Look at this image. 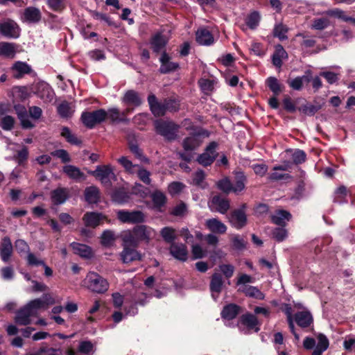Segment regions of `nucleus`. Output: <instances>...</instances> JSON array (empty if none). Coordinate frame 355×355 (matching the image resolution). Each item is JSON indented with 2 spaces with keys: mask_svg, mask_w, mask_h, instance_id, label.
<instances>
[{
  "mask_svg": "<svg viewBox=\"0 0 355 355\" xmlns=\"http://www.w3.org/2000/svg\"><path fill=\"white\" fill-rule=\"evenodd\" d=\"M53 302V299L48 294L44 295L42 298L30 301L17 311L15 318V322L24 326L31 324V317L36 316L40 310L46 309L47 305Z\"/></svg>",
  "mask_w": 355,
  "mask_h": 355,
  "instance_id": "obj_1",
  "label": "nucleus"
},
{
  "mask_svg": "<svg viewBox=\"0 0 355 355\" xmlns=\"http://www.w3.org/2000/svg\"><path fill=\"white\" fill-rule=\"evenodd\" d=\"M83 285L91 292L104 293L109 288L106 279L95 272H89L83 281Z\"/></svg>",
  "mask_w": 355,
  "mask_h": 355,
  "instance_id": "obj_2",
  "label": "nucleus"
},
{
  "mask_svg": "<svg viewBox=\"0 0 355 355\" xmlns=\"http://www.w3.org/2000/svg\"><path fill=\"white\" fill-rule=\"evenodd\" d=\"M316 338L318 340L317 344L313 338L306 337L303 341V347L307 350L313 349L311 355H322L329 347V340L322 334H319Z\"/></svg>",
  "mask_w": 355,
  "mask_h": 355,
  "instance_id": "obj_3",
  "label": "nucleus"
},
{
  "mask_svg": "<svg viewBox=\"0 0 355 355\" xmlns=\"http://www.w3.org/2000/svg\"><path fill=\"white\" fill-rule=\"evenodd\" d=\"M107 118V112L103 109L93 112H84L81 115L83 123L88 128H94L96 124L101 123Z\"/></svg>",
  "mask_w": 355,
  "mask_h": 355,
  "instance_id": "obj_4",
  "label": "nucleus"
},
{
  "mask_svg": "<svg viewBox=\"0 0 355 355\" xmlns=\"http://www.w3.org/2000/svg\"><path fill=\"white\" fill-rule=\"evenodd\" d=\"M155 129L158 134L167 139H174L178 126L172 121L157 120L155 123Z\"/></svg>",
  "mask_w": 355,
  "mask_h": 355,
  "instance_id": "obj_5",
  "label": "nucleus"
},
{
  "mask_svg": "<svg viewBox=\"0 0 355 355\" xmlns=\"http://www.w3.org/2000/svg\"><path fill=\"white\" fill-rule=\"evenodd\" d=\"M117 218L123 223H139L145 220L144 214L139 210L121 209L116 211Z\"/></svg>",
  "mask_w": 355,
  "mask_h": 355,
  "instance_id": "obj_6",
  "label": "nucleus"
},
{
  "mask_svg": "<svg viewBox=\"0 0 355 355\" xmlns=\"http://www.w3.org/2000/svg\"><path fill=\"white\" fill-rule=\"evenodd\" d=\"M21 28L12 19H6L0 21V34L6 38H18L20 35Z\"/></svg>",
  "mask_w": 355,
  "mask_h": 355,
  "instance_id": "obj_7",
  "label": "nucleus"
},
{
  "mask_svg": "<svg viewBox=\"0 0 355 355\" xmlns=\"http://www.w3.org/2000/svg\"><path fill=\"white\" fill-rule=\"evenodd\" d=\"M89 173L106 187H110L112 184V180L115 178V175L110 165L98 166L95 171Z\"/></svg>",
  "mask_w": 355,
  "mask_h": 355,
  "instance_id": "obj_8",
  "label": "nucleus"
},
{
  "mask_svg": "<svg viewBox=\"0 0 355 355\" xmlns=\"http://www.w3.org/2000/svg\"><path fill=\"white\" fill-rule=\"evenodd\" d=\"M218 144L215 141L211 142L206 148L205 151L198 157L199 164L204 166H210L215 160L217 153L216 151Z\"/></svg>",
  "mask_w": 355,
  "mask_h": 355,
  "instance_id": "obj_9",
  "label": "nucleus"
},
{
  "mask_svg": "<svg viewBox=\"0 0 355 355\" xmlns=\"http://www.w3.org/2000/svg\"><path fill=\"white\" fill-rule=\"evenodd\" d=\"M36 95L44 102H51L54 97V92L51 86L45 82H40L36 85Z\"/></svg>",
  "mask_w": 355,
  "mask_h": 355,
  "instance_id": "obj_10",
  "label": "nucleus"
},
{
  "mask_svg": "<svg viewBox=\"0 0 355 355\" xmlns=\"http://www.w3.org/2000/svg\"><path fill=\"white\" fill-rule=\"evenodd\" d=\"M85 226L95 228L101 223V221L106 220L110 223L107 216L101 213L90 211L86 212L83 218Z\"/></svg>",
  "mask_w": 355,
  "mask_h": 355,
  "instance_id": "obj_11",
  "label": "nucleus"
},
{
  "mask_svg": "<svg viewBox=\"0 0 355 355\" xmlns=\"http://www.w3.org/2000/svg\"><path fill=\"white\" fill-rule=\"evenodd\" d=\"M223 278L220 273L214 272L211 277L209 284V289L211 293V297L214 300H217L219 294L221 293L223 287Z\"/></svg>",
  "mask_w": 355,
  "mask_h": 355,
  "instance_id": "obj_12",
  "label": "nucleus"
},
{
  "mask_svg": "<svg viewBox=\"0 0 355 355\" xmlns=\"http://www.w3.org/2000/svg\"><path fill=\"white\" fill-rule=\"evenodd\" d=\"M134 232L138 239L139 242L144 241L148 243L153 239L155 232L154 230L145 225H137L134 227Z\"/></svg>",
  "mask_w": 355,
  "mask_h": 355,
  "instance_id": "obj_13",
  "label": "nucleus"
},
{
  "mask_svg": "<svg viewBox=\"0 0 355 355\" xmlns=\"http://www.w3.org/2000/svg\"><path fill=\"white\" fill-rule=\"evenodd\" d=\"M170 254L176 259L186 261L188 259V250L187 246L180 243H173L169 248Z\"/></svg>",
  "mask_w": 355,
  "mask_h": 355,
  "instance_id": "obj_14",
  "label": "nucleus"
},
{
  "mask_svg": "<svg viewBox=\"0 0 355 355\" xmlns=\"http://www.w3.org/2000/svg\"><path fill=\"white\" fill-rule=\"evenodd\" d=\"M229 221L233 227L239 230L245 225L247 217L243 209H235L230 214Z\"/></svg>",
  "mask_w": 355,
  "mask_h": 355,
  "instance_id": "obj_15",
  "label": "nucleus"
},
{
  "mask_svg": "<svg viewBox=\"0 0 355 355\" xmlns=\"http://www.w3.org/2000/svg\"><path fill=\"white\" fill-rule=\"evenodd\" d=\"M13 78L20 79L32 71L31 67L25 62L17 61L10 68Z\"/></svg>",
  "mask_w": 355,
  "mask_h": 355,
  "instance_id": "obj_16",
  "label": "nucleus"
},
{
  "mask_svg": "<svg viewBox=\"0 0 355 355\" xmlns=\"http://www.w3.org/2000/svg\"><path fill=\"white\" fill-rule=\"evenodd\" d=\"M293 318L296 324L302 329L309 327L313 323V315L308 311L297 312Z\"/></svg>",
  "mask_w": 355,
  "mask_h": 355,
  "instance_id": "obj_17",
  "label": "nucleus"
},
{
  "mask_svg": "<svg viewBox=\"0 0 355 355\" xmlns=\"http://www.w3.org/2000/svg\"><path fill=\"white\" fill-rule=\"evenodd\" d=\"M168 42V38L162 33L153 35L150 40V44L153 52L158 53L162 52Z\"/></svg>",
  "mask_w": 355,
  "mask_h": 355,
  "instance_id": "obj_18",
  "label": "nucleus"
},
{
  "mask_svg": "<svg viewBox=\"0 0 355 355\" xmlns=\"http://www.w3.org/2000/svg\"><path fill=\"white\" fill-rule=\"evenodd\" d=\"M159 61L161 62L159 71L162 73L174 71L179 67L178 63L171 62L170 56L165 51L162 52Z\"/></svg>",
  "mask_w": 355,
  "mask_h": 355,
  "instance_id": "obj_19",
  "label": "nucleus"
},
{
  "mask_svg": "<svg viewBox=\"0 0 355 355\" xmlns=\"http://www.w3.org/2000/svg\"><path fill=\"white\" fill-rule=\"evenodd\" d=\"M211 207L214 209L215 211L224 214L230 209L229 200L220 196H214L211 200Z\"/></svg>",
  "mask_w": 355,
  "mask_h": 355,
  "instance_id": "obj_20",
  "label": "nucleus"
},
{
  "mask_svg": "<svg viewBox=\"0 0 355 355\" xmlns=\"http://www.w3.org/2000/svg\"><path fill=\"white\" fill-rule=\"evenodd\" d=\"M12 244L8 236H5L2 239L0 245V257L4 263H7L12 254Z\"/></svg>",
  "mask_w": 355,
  "mask_h": 355,
  "instance_id": "obj_21",
  "label": "nucleus"
},
{
  "mask_svg": "<svg viewBox=\"0 0 355 355\" xmlns=\"http://www.w3.org/2000/svg\"><path fill=\"white\" fill-rule=\"evenodd\" d=\"M196 36L197 42L201 45L209 46L214 42L211 33L207 28L198 29L196 31Z\"/></svg>",
  "mask_w": 355,
  "mask_h": 355,
  "instance_id": "obj_22",
  "label": "nucleus"
},
{
  "mask_svg": "<svg viewBox=\"0 0 355 355\" xmlns=\"http://www.w3.org/2000/svg\"><path fill=\"white\" fill-rule=\"evenodd\" d=\"M123 249L120 254L121 259L124 263H128L141 259V254L135 248L123 247Z\"/></svg>",
  "mask_w": 355,
  "mask_h": 355,
  "instance_id": "obj_23",
  "label": "nucleus"
},
{
  "mask_svg": "<svg viewBox=\"0 0 355 355\" xmlns=\"http://www.w3.org/2000/svg\"><path fill=\"white\" fill-rule=\"evenodd\" d=\"M241 322L250 330H254L255 332H258L260 330V323L257 318L252 313L243 314L241 317Z\"/></svg>",
  "mask_w": 355,
  "mask_h": 355,
  "instance_id": "obj_24",
  "label": "nucleus"
},
{
  "mask_svg": "<svg viewBox=\"0 0 355 355\" xmlns=\"http://www.w3.org/2000/svg\"><path fill=\"white\" fill-rule=\"evenodd\" d=\"M291 218V214L286 210L277 209L271 216L272 222L277 225L285 226Z\"/></svg>",
  "mask_w": 355,
  "mask_h": 355,
  "instance_id": "obj_25",
  "label": "nucleus"
},
{
  "mask_svg": "<svg viewBox=\"0 0 355 355\" xmlns=\"http://www.w3.org/2000/svg\"><path fill=\"white\" fill-rule=\"evenodd\" d=\"M63 172L71 179L80 182L86 179V175L79 168L73 165H66L63 167Z\"/></svg>",
  "mask_w": 355,
  "mask_h": 355,
  "instance_id": "obj_26",
  "label": "nucleus"
},
{
  "mask_svg": "<svg viewBox=\"0 0 355 355\" xmlns=\"http://www.w3.org/2000/svg\"><path fill=\"white\" fill-rule=\"evenodd\" d=\"M14 108L17 114L18 119L20 120L21 126L24 128H33V124L29 120L26 107L21 105H15Z\"/></svg>",
  "mask_w": 355,
  "mask_h": 355,
  "instance_id": "obj_27",
  "label": "nucleus"
},
{
  "mask_svg": "<svg viewBox=\"0 0 355 355\" xmlns=\"http://www.w3.org/2000/svg\"><path fill=\"white\" fill-rule=\"evenodd\" d=\"M75 254L81 257L89 259L92 257V248L85 244L73 242L70 244Z\"/></svg>",
  "mask_w": 355,
  "mask_h": 355,
  "instance_id": "obj_28",
  "label": "nucleus"
},
{
  "mask_svg": "<svg viewBox=\"0 0 355 355\" xmlns=\"http://www.w3.org/2000/svg\"><path fill=\"white\" fill-rule=\"evenodd\" d=\"M123 247L137 248L139 245V241L136 236L134 229L132 231H125L121 234Z\"/></svg>",
  "mask_w": 355,
  "mask_h": 355,
  "instance_id": "obj_29",
  "label": "nucleus"
},
{
  "mask_svg": "<svg viewBox=\"0 0 355 355\" xmlns=\"http://www.w3.org/2000/svg\"><path fill=\"white\" fill-rule=\"evenodd\" d=\"M122 101L128 106L137 107L141 104V99L138 93L134 90L127 91L122 98Z\"/></svg>",
  "mask_w": 355,
  "mask_h": 355,
  "instance_id": "obj_30",
  "label": "nucleus"
},
{
  "mask_svg": "<svg viewBox=\"0 0 355 355\" xmlns=\"http://www.w3.org/2000/svg\"><path fill=\"white\" fill-rule=\"evenodd\" d=\"M17 45L8 42H0V56L14 58L17 52Z\"/></svg>",
  "mask_w": 355,
  "mask_h": 355,
  "instance_id": "obj_31",
  "label": "nucleus"
},
{
  "mask_svg": "<svg viewBox=\"0 0 355 355\" xmlns=\"http://www.w3.org/2000/svg\"><path fill=\"white\" fill-rule=\"evenodd\" d=\"M207 228L214 233L224 234L227 230L226 225L217 218H210L206 220Z\"/></svg>",
  "mask_w": 355,
  "mask_h": 355,
  "instance_id": "obj_32",
  "label": "nucleus"
},
{
  "mask_svg": "<svg viewBox=\"0 0 355 355\" xmlns=\"http://www.w3.org/2000/svg\"><path fill=\"white\" fill-rule=\"evenodd\" d=\"M68 190L66 188H58L51 192V197L55 205L63 204L68 198Z\"/></svg>",
  "mask_w": 355,
  "mask_h": 355,
  "instance_id": "obj_33",
  "label": "nucleus"
},
{
  "mask_svg": "<svg viewBox=\"0 0 355 355\" xmlns=\"http://www.w3.org/2000/svg\"><path fill=\"white\" fill-rule=\"evenodd\" d=\"M288 54L284 47L281 44L275 46V51L272 55V64L277 67H281L282 65V60L286 59Z\"/></svg>",
  "mask_w": 355,
  "mask_h": 355,
  "instance_id": "obj_34",
  "label": "nucleus"
},
{
  "mask_svg": "<svg viewBox=\"0 0 355 355\" xmlns=\"http://www.w3.org/2000/svg\"><path fill=\"white\" fill-rule=\"evenodd\" d=\"M247 181L246 176L242 171L235 173V180L233 184V193L238 194L245 189Z\"/></svg>",
  "mask_w": 355,
  "mask_h": 355,
  "instance_id": "obj_35",
  "label": "nucleus"
},
{
  "mask_svg": "<svg viewBox=\"0 0 355 355\" xmlns=\"http://www.w3.org/2000/svg\"><path fill=\"white\" fill-rule=\"evenodd\" d=\"M85 198L89 204L97 203L100 199L99 189L94 186L87 187L85 190Z\"/></svg>",
  "mask_w": 355,
  "mask_h": 355,
  "instance_id": "obj_36",
  "label": "nucleus"
},
{
  "mask_svg": "<svg viewBox=\"0 0 355 355\" xmlns=\"http://www.w3.org/2000/svg\"><path fill=\"white\" fill-rule=\"evenodd\" d=\"M239 291L245 293L246 296L254 297L258 300H263L264 294L256 286L244 285L239 288Z\"/></svg>",
  "mask_w": 355,
  "mask_h": 355,
  "instance_id": "obj_37",
  "label": "nucleus"
},
{
  "mask_svg": "<svg viewBox=\"0 0 355 355\" xmlns=\"http://www.w3.org/2000/svg\"><path fill=\"white\" fill-rule=\"evenodd\" d=\"M24 17L26 21L37 23L41 19V12L37 8L29 7L25 9Z\"/></svg>",
  "mask_w": 355,
  "mask_h": 355,
  "instance_id": "obj_38",
  "label": "nucleus"
},
{
  "mask_svg": "<svg viewBox=\"0 0 355 355\" xmlns=\"http://www.w3.org/2000/svg\"><path fill=\"white\" fill-rule=\"evenodd\" d=\"M202 140L199 135H192L185 138L183 141V147L185 150H193L200 146Z\"/></svg>",
  "mask_w": 355,
  "mask_h": 355,
  "instance_id": "obj_39",
  "label": "nucleus"
},
{
  "mask_svg": "<svg viewBox=\"0 0 355 355\" xmlns=\"http://www.w3.org/2000/svg\"><path fill=\"white\" fill-rule=\"evenodd\" d=\"M240 307L236 304H230L225 306L221 312V316L225 320H232L239 314Z\"/></svg>",
  "mask_w": 355,
  "mask_h": 355,
  "instance_id": "obj_40",
  "label": "nucleus"
},
{
  "mask_svg": "<svg viewBox=\"0 0 355 355\" xmlns=\"http://www.w3.org/2000/svg\"><path fill=\"white\" fill-rule=\"evenodd\" d=\"M58 114L64 119H68L72 116L74 112L72 106L67 101H63L60 103L57 107Z\"/></svg>",
  "mask_w": 355,
  "mask_h": 355,
  "instance_id": "obj_41",
  "label": "nucleus"
},
{
  "mask_svg": "<svg viewBox=\"0 0 355 355\" xmlns=\"http://www.w3.org/2000/svg\"><path fill=\"white\" fill-rule=\"evenodd\" d=\"M160 235L165 242L171 244L175 243L174 241L177 238L175 230L171 227L162 228L160 231Z\"/></svg>",
  "mask_w": 355,
  "mask_h": 355,
  "instance_id": "obj_42",
  "label": "nucleus"
},
{
  "mask_svg": "<svg viewBox=\"0 0 355 355\" xmlns=\"http://www.w3.org/2000/svg\"><path fill=\"white\" fill-rule=\"evenodd\" d=\"M116 239L115 234L112 230H106L101 236V243L105 247H110L113 245Z\"/></svg>",
  "mask_w": 355,
  "mask_h": 355,
  "instance_id": "obj_43",
  "label": "nucleus"
},
{
  "mask_svg": "<svg viewBox=\"0 0 355 355\" xmlns=\"http://www.w3.org/2000/svg\"><path fill=\"white\" fill-rule=\"evenodd\" d=\"M112 198L116 203L123 204L129 200V196L124 189H119L113 192Z\"/></svg>",
  "mask_w": 355,
  "mask_h": 355,
  "instance_id": "obj_44",
  "label": "nucleus"
},
{
  "mask_svg": "<svg viewBox=\"0 0 355 355\" xmlns=\"http://www.w3.org/2000/svg\"><path fill=\"white\" fill-rule=\"evenodd\" d=\"M330 25V21L327 17L315 18L312 21L311 28L322 31Z\"/></svg>",
  "mask_w": 355,
  "mask_h": 355,
  "instance_id": "obj_45",
  "label": "nucleus"
},
{
  "mask_svg": "<svg viewBox=\"0 0 355 355\" xmlns=\"http://www.w3.org/2000/svg\"><path fill=\"white\" fill-rule=\"evenodd\" d=\"M205 174L202 170H198L193 175L192 184L205 189L207 187V184L205 182Z\"/></svg>",
  "mask_w": 355,
  "mask_h": 355,
  "instance_id": "obj_46",
  "label": "nucleus"
},
{
  "mask_svg": "<svg viewBox=\"0 0 355 355\" xmlns=\"http://www.w3.org/2000/svg\"><path fill=\"white\" fill-rule=\"evenodd\" d=\"M61 135L71 144L79 145L81 143L80 140H79L67 127H63L62 128Z\"/></svg>",
  "mask_w": 355,
  "mask_h": 355,
  "instance_id": "obj_47",
  "label": "nucleus"
},
{
  "mask_svg": "<svg viewBox=\"0 0 355 355\" xmlns=\"http://www.w3.org/2000/svg\"><path fill=\"white\" fill-rule=\"evenodd\" d=\"M217 187L225 193L228 194L231 192H233V184L227 177L220 180L217 182Z\"/></svg>",
  "mask_w": 355,
  "mask_h": 355,
  "instance_id": "obj_48",
  "label": "nucleus"
},
{
  "mask_svg": "<svg viewBox=\"0 0 355 355\" xmlns=\"http://www.w3.org/2000/svg\"><path fill=\"white\" fill-rule=\"evenodd\" d=\"M118 162L129 173H136L137 169L139 167V165L133 164L132 162L130 160H129L126 157H121L118 159Z\"/></svg>",
  "mask_w": 355,
  "mask_h": 355,
  "instance_id": "obj_49",
  "label": "nucleus"
},
{
  "mask_svg": "<svg viewBox=\"0 0 355 355\" xmlns=\"http://www.w3.org/2000/svg\"><path fill=\"white\" fill-rule=\"evenodd\" d=\"M260 15L257 12L250 13L245 19L247 26L251 29H255L259 23Z\"/></svg>",
  "mask_w": 355,
  "mask_h": 355,
  "instance_id": "obj_50",
  "label": "nucleus"
},
{
  "mask_svg": "<svg viewBox=\"0 0 355 355\" xmlns=\"http://www.w3.org/2000/svg\"><path fill=\"white\" fill-rule=\"evenodd\" d=\"M46 3L55 12H62L66 7L64 0H46Z\"/></svg>",
  "mask_w": 355,
  "mask_h": 355,
  "instance_id": "obj_51",
  "label": "nucleus"
},
{
  "mask_svg": "<svg viewBox=\"0 0 355 355\" xmlns=\"http://www.w3.org/2000/svg\"><path fill=\"white\" fill-rule=\"evenodd\" d=\"M288 28L286 26L282 24H277L275 26L273 30V35L275 37H278L280 40H286Z\"/></svg>",
  "mask_w": 355,
  "mask_h": 355,
  "instance_id": "obj_52",
  "label": "nucleus"
},
{
  "mask_svg": "<svg viewBox=\"0 0 355 355\" xmlns=\"http://www.w3.org/2000/svg\"><path fill=\"white\" fill-rule=\"evenodd\" d=\"M199 86L201 90L205 94H210L214 89V83L211 80L201 78L198 80Z\"/></svg>",
  "mask_w": 355,
  "mask_h": 355,
  "instance_id": "obj_53",
  "label": "nucleus"
},
{
  "mask_svg": "<svg viewBox=\"0 0 355 355\" xmlns=\"http://www.w3.org/2000/svg\"><path fill=\"white\" fill-rule=\"evenodd\" d=\"M266 84L269 89L275 94H278L281 92V86L278 80L272 76L267 78Z\"/></svg>",
  "mask_w": 355,
  "mask_h": 355,
  "instance_id": "obj_54",
  "label": "nucleus"
},
{
  "mask_svg": "<svg viewBox=\"0 0 355 355\" xmlns=\"http://www.w3.org/2000/svg\"><path fill=\"white\" fill-rule=\"evenodd\" d=\"M276 227L272 230V237L278 242L285 240L288 236L287 230L283 227Z\"/></svg>",
  "mask_w": 355,
  "mask_h": 355,
  "instance_id": "obj_55",
  "label": "nucleus"
},
{
  "mask_svg": "<svg viewBox=\"0 0 355 355\" xmlns=\"http://www.w3.org/2000/svg\"><path fill=\"white\" fill-rule=\"evenodd\" d=\"M136 172L137 173L138 178L141 181H142L144 184L147 185H150L151 183V179L150 178V173L141 168L140 166L137 169Z\"/></svg>",
  "mask_w": 355,
  "mask_h": 355,
  "instance_id": "obj_56",
  "label": "nucleus"
},
{
  "mask_svg": "<svg viewBox=\"0 0 355 355\" xmlns=\"http://www.w3.org/2000/svg\"><path fill=\"white\" fill-rule=\"evenodd\" d=\"M152 200L156 207H161L166 202V196L160 191H155L152 194Z\"/></svg>",
  "mask_w": 355,
  "mask_h": 355,
  "instance_id": "obj_57",
  "label": "nucleus"
},
{
  "mask_svg": "<svg viewBox=\"0 0 355 355\" xmlns=\"http://www.w3.org/2000/svg\"><path fill=\"white\" fill-rule=\"evenodd\" d=\"M165 109L166 112H175L179 110L180 103L175 99L168 98L164 100Z\"/></svg>",
  "mask_w": 355,
  "mask_h": 355,
  "instance_id": "obj_58",
  "label": "nucleus"
},
{
  "mask_svg": "<svg viewBox=\"0 0 355 355\" xmlns=\"http://www.w3.org/2000/svg\"><path fill=\"white\" fill-rule=\"evenodd\" d=\"M319 109L320 107L318 106L311 104H305L298 107V110L300 112H302L309 116L314 115Z\"/></svg>",
  "mask_w": 355,
  "mask_h": 355,
  "instance_id": "obj_59",
  "label": "nucleus"
},
{
  "mask_svg": "<svg viewBox=\"0 0 355 355\" xmlns=\"http://www.w3.org/2000/svg\"><path fill=\"white\" fill-rule=\"evenodd\" d=\"M15 123V119L11 116H5L1 119L0 126L4 130H10Z\"/></svg>",
  "mask_w": 355,
  "mask_h": 355,
  "instance_id": "obj_60",
  "label": "nucleus"
},
{
  "mask_svg": "<svg viewBox=\"0 0 355 355\" xmlns=\"http://www.w3.org/2000/svg\"><path fill=\"white\" fill-rule=\"evenodd\" d=\"M15 247L19 253H28L30 252V248L28 243L23 239H17L15 242Z\"/></svg>",
  "mask_w": 355,
  "mask_h": 355,
  "instance_id": "obj_61",
  "label": "nucleus"
},
{
  "mask_svg": "<svg viewBox=\"0 0 355 355\" xmlns=\"http://www.w3.org/2000/svg\"><path fill=\"white\" fill-rule=\"evenodd\" d=\"M220 271L227 278L230 279L234 275V267L231 264H220L219 266Z\"/></svg>",
  "mask_w": 355,
  "mask_h": 355,
  "instance_id": "obj_62",
  "label": "nucleus"
},
{
  "mask_svg": "<svg viewBox=\"0 0 355 355\" xmlns=\"http://www.w3.org/2000/svg\"><path fill=\"white\" fill-rule=\"evenodd\" d=\"M94 350V345L89 340L81 341L79 344L78 351L83 354H89Z\"/></svg>",
  "mask_w": 355,
  "mask_h": 355,
  "instance_id": "obj_63",
  "label": "nucleus"
},
{
  "mask_svg": "<svg viewBox=\"0 0 355 355\" xmlns=\"http://www.w3.org/2000/svg\"><path fill=\"white\" fill-rule=\"evenodd\" d=\"M306 153L302 150H295L292 155V159L295 164H302L306 160Z\"/></svg>",
  "mask_w": 355,
  "mask_h": 355,
  "instance_id": "obj_64",
  "label": "nucleus"
}]
</instances>
